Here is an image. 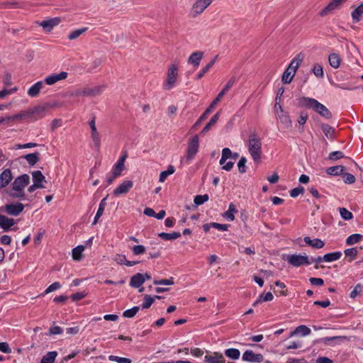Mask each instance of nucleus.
I'll return each instance as SVG.
<instances>
[{
    "mask_svg": "<svg viewBox=\"0 0 363 363\" xmlns=\"http://www.w3.org/2000/svg\"><path fill=\"white\" fill-rule=\"evenodd\" d=\"M108 359L111 362H116L117 363H131L132 361L129 358L121 357L115 355H110Z\"/></svg>",
    "mask_w": 363,
    "mask_h": 363,
    "instance_id": "obj_48",
    "label": "nucleus"
},
{
    "mask_svg": "<svg viewBox=\"0 0 363 363\" xmlns=\"http://www.w3.org/2000/svg\"><path fill=\"white\" fill-rule=\"evenodd\" d=\"M342 177H343L345 183H346V184H351L354 183V182H355V177L352 174L343 172Z\"/></svg>",
    "mask_w": 363,
    "mask_h": 363,
    "instance_id": "obj_58",
    "label": "nucleus"
},
{
    "mask_svg": "<svg viewBox=\"0 0 363 363\" xmlns=\"http://www.w3.org/2000/svg\"><path fill=\"white\" fill-rule=\"evenodd\" d=\"M238 211L233 203H230L228 207V210L225 213L224 216L228 220L233 221L235 220L234 213H237Z\"/></svg>",
    "mask_w": 363,
    "mask_h": 363,
    "instance_id": "obj_43",
    "label": "nucleus"
},
{
    "mask_svg": "<svg viewBox=\"0 0 363 363\" xmlns=\"http://www.w3.org/2000/svg\"><path fill=\"white\" fill-rule=\"evenodd\" d=\"M57 356V352H49L42 357L40 363H54Z\"/></svg>",
    "mask_w": 363,
    "mask_h": 363,
    "instance_id": "obj_36",
    "label": "nucleus"
},
{
    "mask_svg": "<svg viewBox=\"0 0 363 363\" xmlns=\"http://www.w3.org/2000/svg\"><path fill=\"white\" fill-rule=\"evenodd\" d=\"M24 158L30 165L33 166L39 161V152L26 155Z\"/></svg>",
    "mask_w": 363,
    "mask_h": 363,
    "instance_id": "obj_37",
    "label": "nucleus"
},
{
    "mask_svg": "<svg viewBox=\"0 0 363 363\" xmlns=\"http://www.w3.org/2000/svg\"><path fill=\"white\" fill-rule=\"evenodd\" d=\"M218 56H215L203 68H202L200 72H198L196 77L197 79H201L206 73L208 72V70L213 66V65L216 62Z\"/></svg>",
    "mask_w": 363,
    "mask_h": 363,
    "instance_id": "obj_25",
    "label": "nucleus"
},
{
    "mask_svg": "<svg viewBox=\"0 0 363 363\" xmlns=\"http://www.w3.org/2000/svg\"><path fill=\"white\" fill-rule=\"evenodd\" d=\"M12 179L13 177L11 169H4L0 174V188L6 186Z\"/></svg>",
    "mask_w": 363,
    "mask_h": 363,
    "instance_id": "obj_17",
    "label": "nucleus"
},
{
    "mask_svg": "<svg viewBox=\"0 0 363 363\" xmlns=\"http://www.w3.org/2000/svg\"><path fill=\"white\" fill-rule=\"evenodd\" d=\"M291 71L290 69H286L282 74L281 80L284 84H289L291 82L295 73Z\"/></svg>",
    "mask_w": 363,
    "mask_h": 363,
    "instance_id": "obj_41",
    "label": "nucleus"
},
{
    "mask_svg": "<svg viewBox=\"0 0 363 363\" xmlns=\"http://www.w3.org/2000/svg\"><path fill=\"white\" fill-rule=\"evenodd\" d=\"M322 130L328 138H332L335 133V129L327 124L322 125Z\"/></svg>",
    "mask_w": 363,
    "mask_h": 363,
    "instance_id": "obj_47",
    "label": "nucleus"
},
{
    "mask_svg": "<svg viewBox=\"0 0 363 363\" xmlns=\"http://www.w3.org/2000/svg\"><path fill=\"white\" fill-rule=\"evenodd\" d=\"M247 150L254 162L259 163L262 156V140L255 132L249 135Z\"/></svg>",
    "mask_w": 363,
    "mask_h": 363,
    "instance_id": "obj_2",
    "label": "nucleus"
},
{
    "mask_svg": "<svg viewBox=\"0 0 363 363\" xmlns=\"http://www.w3.org/2000/svg\"><path fill=\"white\" fill-rule=\"evenodd\" d=\"M242 359L245 362L259 363L264 360V357L260 353H255L252 350H247L243 353Z\"/></svg>",
    "mask_w": 363,
    "mask_h": 363,
    "instance_id": "obj_12",
    "label": "nucleus"
},
{
    "mask_svg": "<svg viewBox=\"0 0 363 363\" xmlns=\"http://www.w3.org/2000/svg\"><path fill=\"white\" fill-rule=\"evenodd\" d=\"M237 82L235 77H232L226 83L223 89L219 92L216 98L212 101L210 106L206 109L204 113L200 116L199 121H204L208 115L212 112L222 97L230 90V89Z\"/></svg>",
    "mask_w": 363,
    "mask_h": 363,
    "instance_id": "obj_4",
    "label": "nucleus"
},
{
    "mask_svg": "<svg viewBox=\"0 0 363 363\" xmlns=\"http://www.w3.org/2000/svg\"><path fill=\"white\" fill-rule=\"evenodd\" d=\"M47 111V106H36L32 108L28 109V117L33 121L41 119L46 116Z\"/></svg>",
    "mask_w": 363,
    "mask_h": 363,
    "instance_id": "obj_9",
    "label": "nucleus"
},
{
    "mask_svg": "<svg viewBox=\"0 0 363 363\" xmlns=\"http://www.w3.org/2000/svg\"><path fill=\"white\" fill-rule=\"evenodd\" d=\"M140 307L139 306H134L132 308L125 310L123 313V316L125 318H133L135 315V314L139 311Z\"/></svg>",
    "mask_w": 363,
    "mask_h": 363,
    "instance_id": "obj_46",
    "label": "nucleus"
},
{
    "mask_svg": "<svg viewBox=\"0 0 363 363\" xmlns=\"http://www.w3.org/2000/svg\"><path fill=\"white\" fill-rule=\"evenodd\" d=\"M311 330L308 327H307L304 325H301L298 326L295 329V330L291 332L289 337H292L297 333H301V335L303 336H306V335H308L309 334H311Z\"/></svg>",
    "mask_w": 363,
    "mask_h": 363,
    "instance_id": "obj_30",
    "label": "nucleus"
},
{
    "mask_svg": "<svg viewBox=\"0 0 363 363\" xmlns=\"http://www.w3.org/2000/svg\"><path fill=\"white\" fill-rule=\"evenodd\" d=\"M144 282L142 274L137 273L130 278V285L133 288H139Z\"/></svg>",
    "mask_w": 363,
    "mask_h": 363,
    "instance_id": "obj_26",
    "label": "nucleus"
},
{
    "mask_svg": "<svg viewBox=\"0 0 363 363\" xmlns=\"http://www.w3.org/2000/svg\"><path fill=\"white\" fill-rule=\"evenodd\" d=\"M358 295H362L361 284H357L351 291L350 297L351 298H355Z\"/></svg>",
    "mask_w": 363,
    "mask_h": 363,
    "instance_id": "obj_59",
    "label": "nucleus"
},
{
    "mask_svg": "<svg viewBox=\"0 0 363 363\" xmlns=\"http://www.w3.org/2000/svg\"><path fill=\"white\" fill-rule=\"evenodd\" d=\"M344 252L346 256L350 257L349 262H352L357 257L358 250L356 247H352L345 250Z\"/></svg>",
    "mask_w": 363,
    "mask_h": 363,
    "instance_id": "obj_50",
    "label": "nucleus"
},
{
    "mask_svg": "<svg viewBox=\"0 0 363 363\" xmlns=\"http://www.w3.org/2000/svg\"><path fill=\"white\" fill-rule=\"evenodd\" d=\"M303 240L307 245L315 249H321L325 245L324 242L318 238L312 240L310 237L306 236L303 238Z\"/></svg>",
    "mask_w": 363,
    "mask_h": 363,
    "instance_id": "obj_21",
    "label": "nucleus"
},
{
    "mask_svg": "<svg viewBox=\"0 0 363 363\" xmlns=\"http://www.w3.org/2000/svg\"><path fill=\"white\" fill-rule=\"evenodd\" d=\"M158 236L165 240H176L181 237V233L179 232H173L171 233H160L158 234Z\"/></svg>",
    "mask_w": 363,
    "mask_h": 363,
    "instance_id": "obj_35",
    "label": "nucleus"
},
{
    "mask_svg": "<svg viewBox=\"0 0 363 363\" xmlns=\"http://www.w3.org/2000/svg\"><path fill=\"white\" fill-rule=\"evenodd\" d=\"M132 252L135 255H139L145 253V247L143 245H134L132 247Z\"/></svg>",
    "mask_w": 363,
    "mask_h": 363,
    "instance_id": "obj_61",
    "label": "nucleus"
},
{
    "mask_svg": "<svg viewBox=\"0 0 363 363\" xmlns=\"http://www.w3.org/2000/svg\"><path fill=\"white\" fill-rule=\"evenodd\" d=\"M9 117L10 118V121H15V120H22V119L29 118L28 110L22 111V112L15 114L13 116H9Z\"/></svg>",
    "mask_w": 363,
    "mask_h": 363,
    "instance_id": "obj_51",
    "label": "nucleus"
},
{
    "mask_svg": "<svg viewBox=\"0 0 363 363\" xmlns=\"http://www.w3.org/2000/svg\"><path fill=\"white\" fill-rule=\"evenodd\" d=\"M199 150V138L197 135H194L188 143V147L186 150V159L191 160Z\"/></svg>",
    "mask_w": 363,
    "mask_h": 363,
    "instance_id": "obj_10",
    "label": "nucleus"
},
{
    "mask_svg": "<svg viewBox=\"0 0 363 363\" xmlns=\"http://www.w3.org/2000/svg\"><path fill=\"white\" fill-rule=\"evenodd\" d=\"M287 262L293 267H298L303 265H309L311 264L307 255H289L286 258Z\"/></svg>",
    "mask_w": 363,
    "mask_h": 363,
    "instance_id": "obj_8",
    "label": "nucleus"
},
{
    "mask_svg": "<svg viewBox=\"0 0 363 363\" xmlns=\"http://www.w3.org/2000/svg\"><path fill=\"white\" fill-rule=\"evenodd\" d=\"M302 61V59L300 58L299 56L296 57L294 58L291 62H290V65L287 67V69H290L291 71H294L293 72L296 74V72L299 67L301 62Z\"/></svg>",
    "mask_w": 363,
    "mask_h": 363,
    "instance_id": "obj_44",
    "label": "nucleus"
},
{
    "mask_svg": "<svg viewBox=\"0 0 363 363\" xmlns=\"http://www.w3.org/2000/svg\"><path fill=\"white\" fill-rule=\"evenodd\" d=\"M203 52L201 51H196L193 52L189 57L188 62L192 64L195 67H198L200 65V62L203 58Z\"/></svg>",
    "mask_w": 363,
    "mask_h": 363,
    "instance_id": "obj_22",
    "label": "nucleus"
},
{
    "mask_svg": "<svg viewBox=\"0 0 363 363\" xmlns=\"http://www.w3.org/2000/svg\"><path fill=\"white\" fill-rule=\"evenodd\" d=\"M342 256L341 252H334L330 253L325 254L323 259H324V262H330L333 261L338 260Z\"/></svg>",
    "mask_w": 363,
    "mask_h": 363,
    "instance_id": "obj_32",
    "label": "nucleus"
},
{
    "mask_svg": "<svg viewBox=\"0 0 363 363\" xmlns=\"http://www.w3.org/2000/svg\"><path fill=\"white\" fill-rule=\"evenodd\" d=\"M179 66L177 64H172L167 72V79L163 84V88L165 90H170L175 86L178 78Z\"/></svg>",
    "mask_w": 363,
    "mask_h": 363,
    "instance_id": "obj_6",
    "label": "nucleus"
},
{
    "mask_svg": "<svg viewBox=\"0 0 363 363\" xmlns=\"http://www.w3.org/2000/svg\"><path fill=\"white\" fill-rule=\"evenodd\" d=\"M298 105L301 107L311 108L327 119L332 117V114L328 108L315 99L301 97L298 99Z\"/></svg>",
    "mask_w": 363,
    "mask_h": 363,
    "instance_id": "obj_1",
    "label": "nucleus"
},
{
    "mask_svg": "<svg viewBox=\"0 0 363 363\" xmlns=\"http://www.w3.org/2000/svg\"><path fill=\"white\" fill-rule=\"evenodd\" d=\"M89 127L91 128V138H92V140L94 143V145L97 147H99L100 146V143H101V137H100V135H99V132L97 131V129H96V127L95 118L94 117L92 118V120H91L89 122Z\"/></svg>",
    "mask_w": 363,
    "mask_h": 363,
    "instance_id": "obj_16",
    "label": "nucleus"
},
{
    "mask_svg": "<svg viewBox=\"0 0 363 363\" xmlns=\"http://www.w3.org/2000/svg\"><path fill=\"white\" fill-rule=\"evenodd\" d=\"M84 250L83 245H78L72 249V257L74 260H80L82 258V252Z\"/></svg>",
    "mask_w": 363,
    "mask_h": 363,
    "instance_id": "obj_40",
    "label": "nucleus"
},
{
    "mask_svg": "<svg viewBox=\"0 0 363 363\" xmlns=\"http://www.w3.org/2000/svg\"><path fill=\"white\" fill-rule=\"evenodd\" d=\"M211 3L212 0H196L191 8L190 16L192 18L199 16Z\"/></svg>",
    "mask_w": 363,
    "mask_h": 363,
    "instance_id": "obj_7",
    "label": "nucleus"
},
{
    "mask_svg": "<svg viewBox=\"0 0 363 363\" xmlns=\"http://www.w3.org/2000/svg\"><path fill=\"white\" fill-rule=\"evenodd\" d=\"M345 157V155L341 151H334L330 153L328 156V159L333 161L339 160L340 158Z\"/></svg>",
    "mask_w": 363,
    "mask_h": 363,
    "instance_id": "obj_56",
    "label": "nucleus"
},
{
    "mask_svg": "<svg viewBox=\"0 0 363 363\" xmlns=\"http://www.w3.org/2000/svg\"><path fill=\"white\" fill-rule=\"evenodd\" d=\"M174 283L172 277L169 279L154 280L153 281L155 285H173Z\"/></svg>",
    "mask_w": 363,
    "mask_h": 363,
    "instance_id": "obj_60",
    "label": "nucleus"
},
{
    "mask_svg": "<svg viewBox=\"0 0 363 363\" xmlns=\"http://www.w3.org/2000/svg\"><path fill=\"white\" fill-rule=\"evenodd\" d=\"M246 162H247V159L245 157H242L240 158V160H239V162L238 163V167L239 172L240 173L246 172V167H245Z\"/></svg>",
    "mask_w": 363,
    "mask_h": 363,
    "instance_id": "obj_62",
    "label": "nucleus"
},
{
    "mask_svg": "<svg viewBox=\"0 0 363 363\" xmlns=\"http://www.w3.org/2000/svg\"><path fill=\"white\" fill-rule=\"evenodd\" d=\"M43 86V82L39 81L31 86L28 90V95L30 97H36Z\"/></svg>",
    "mask_w": 363,
    "mask_h": 363,
    "instance_id": "obj_23",
    "label": "nucleus"
},
{
    "mask_svg": "<svg viewBox=\"0 0 363 363\" xmlns=\"http://www.w3.org/2000/svg\"><path fill=\"white\" fill-rule=\"evenodd\" d=\"M304 188L303 186H298L290 191V196L293 198L297 197L299 194H303Z\"/></svg>",
    "mask_w": 363,
    "mask_h": 363,
    "instance_id": "obj_64",
    "label": "nucleus"
},
{
    "mask_svg": "<svg viewBox=\"0 0 363 363\" xmlns=\"http://www.w3.org/2000/svg\"><path fill=\"white\" fill-rule=\"evenodd\" d=\"M274 296L271 292H267L264 295H260L258 299L253 303V306H255L259 302L261 301H270L273 299Z\"/></svg>",
    "mask_w": 363,
    "mask_h": 363,
    "instance_id": "obj_54",
    "label": "nucleus"
},
{
    "mask_svg": "<svg viewBox=\"0 0 363 363\" xmlns=\"http://www.w3.org/2000/svg\"><path fill=\"white\" fill-rule=\"evenodd\" d=\"M29 183L30 177L26 174L16 177L12 183V189L10 192L11 197L24 200V189Z\"/></svg>",
    "mask_w": 363,
    "mask_h": 363,
    "instance_id": "obj_3",
    "label": "nucleus"
},
{
    "mask_svg": "<svg viewBox=\"0 0 363 363\" xmlns=\"http://www.w3.org/2000/svg\"><path fill=\"white\" fill-rule=\"evenodd\" d=\"M88 30L87 27H84L79 29L72 30L67 38L70 40H73L79 37L82 34L84 33Z\"/></svg>",
    "mask_w": 363,
    "mask_h": 363,
    "instance_id": "obj_38",
    "label": "nucleus"
},
{
    "mask_svg": "<svg viewBox=\"0 0 363 363\" xmlns=\"http://www.w3.org/2000/svg\"><path fill=\"white\" fill-rule=\"evenodd\" d=\"M14 224L15 222L13 218L0 214V227L4 230H8Z\"/></svg>",
    "mask_w": 363,
    "mask_h": 363,
    "instance_id": "obj_24",
    "label": "nucleus"
},
{
    "mask_svg": "<svg viewBox=\"0 0 363 363\" xmlns=\"http://www.w3.org/2000/svg\"><path fill=\"white\" fill-rule=\"evenodd\" d=\"M155 301V298H152L150 295H145L143 298L142 303V308L143 309L149 308Z\"/></svg>",
    "mask_w": 363,
    "mask_h": 363,
    "instance_id": "obj_49",
    "label": "nucleus"
},
{
    "mask_svg": "<svg viewBox=\"0 0 363 363\" xmlns=\"http://www.w3.org/2000/svg\"><path fill=\"white\" fill-rule=\"evenodd\" d=\"M219 118V112L216 113L210 120V121L205 125L203 130L201 132V134H205L207 133L210 128L214 125Z\"/></svg>",
    "mask_w": 363,
    "mask_h": 363,
    "instance_id": "obj_39",
    "label": "nucleus"
},
{
    "mask_svg": "<svg viewBox=\"0 0 363 363\" xmlns=\"http://www.w3.org/2000/svg\"><path fill=\"white\" fill-rule=\"evenodd\" d=\"M175 172L174 166L169 165L167 170L163 171L160 174L159 181L164 182L168 176L172 174Z\"/></svg>",
    "mask_w": 363,
    "mask_h": 363,
    "instance_id": "obj_42",
    "label": "nucleus"
},
{
    "mask_svg": "<svg viewBox=\"0 0 363 363\" xmlns=\"http://www.w3.org/2000/svg\"><path fill=\"white\" fill-rule=\"evenodd\" d=\"M224 354L226 357L233 360L238 359L240 357V350L235 348H228L225 350Z\"/></svg>",
    "mask_w": 363,
    "mask_h": 363,
    "instance_id": "obj_31",
    "label": "nucleus"
},
{
    "mask_svg": "<svg viewBox=\"0 0 363 363\" xmlns=\"http://www.w3.org/2000/svg\"><path fill=\"white\" fill-rule=\"evenodd\" d=\"M204 361L206 363H225V359L221 353L214 352L213 355H206Z\"/></svg>",
    "mask_w": 363,
    "mask_h": 363,
    "instance_id": "obj_19",
    "label": "nucleus"
},
{
    "mask_svg": "<svg viewBox=\"0 0 363 363\" xmlns=\"http://www.w3.org/2000/svg\"><path fill=\"white\" fill-rule=\"evenodd\" d=\"M312 71L314 75L318 78H323L324 76L323 67L320 64H315Z\"/></svg>",
    "mask_w": 363,
    "mask_h": 363,
    "instance_id": "obj_53",
    "label": "nucleus"
},
{
    "mask_svg": "<svg viewBox=\"0 0 363 363\" xmlns=\"http://www.w3.org/2000/svg\"><path fill=\"white\" fill-rule=\"evenodd\" d=\"M67 72H61L59 74H52L45 78V82L48 85H53L59 81L65 79L67 77Z\"/></svg>",
    "mask_w": 363,
    "mask_h": 363,
    "instance_id": "obj_14",
    "label": "nucleus"
},
{
    "mask_svg": "<svg viewBox=\"0 0 363 363\" xmlns=\"http://www.w3.org/2000/svg\"><path fill=\"white\" fill-rule=\"evenodd\" d=\"M113 260L117 262L119 264H125L126 265V263L128 260L126 259V257L124 255H120L117 254L113 257Z\"/></svg>",
    "mask_w": 363,
    "mask_h": 363,
    "instance_id": "obj_63",
    "label": "nucleus"
},
{
    "mask_svg": "<svg viewBox=\"0 0 363 363\" xmlns=\"http://www.w3.org/2000/svg\"><path fill=\"white\" fill-rule=\"evenodd\" d=\"M345 168L342 165L333 166L328 167L326 169V173L328 175L339 176L342 175L343 172H345Z\"/></svg>",
    "mask_w": 363,
    "mask_h": 363,
    "instance_id": "obj_28",
    "label": "nucleus"
},
{
    "mask_svg": "<svg viewBox=\"0 0 363 363\" xmlns=\"http://www.w3.org/2000/svg\"><path fill=\"white\" fill-rule=\"evenodd\" d=\"M104 85H98L93 87H84L72 91L71 96H90L94 97L101 95L105 90Z\"/></svg>",
    "mask_w": 363,
    "mask_h": 363,
    "instance_id": "obj_5",
    "label": "nucleus"
},
{
    "mask_svg": "<svg viewBox=\"0 0 363 363\" xmlns=\"http://www.w3.org/2000/svg\"><path fill=\"white\" fill-rule=\"evenodd\" d=\"M61 284L60 282L55 281L52 283L51 285H50L45 291L44 294H48L49 293H51L52 291H55L59 289H60Z\"/></svg>",
    "mask_w": 363,
    "mask_h": 363,
    "instance_id": "obj_57",
    "label": "nucleus"
},
{
    "mask_svg": "<svg viewBox=\"0 0 363 363\" xmlns=\"http://www.w3.org/2000/svg\"><path fill=\"white\" fill-rule=\"evenodd\" d=\"M363 14V3H361L352 12V18L354 22H359L361 20V16Z\"/></svg>",
    "mask_w": 363,
    "mask_h": 363,
    "instance_id": "obj_33",
    "label": "nucleus"
},
{
    "mask_svg": "<svg viewBox=\"0 0 363 363\" xmlns=\"http://www.w3.org/2000/svg\"><path fill=\"white\" fill-rule=\"evenodd\" d=\"M362 238V235L360 234H352L350 235L346 240V244L348 245H352L359 242Z\"/></svg>",
    "mask_w": 363,
    "mask_h": 363,
    "instance_id": "obj_45",
    "label": "nucleus"
},
{
    "mask_svg": "<svg viewBox=\"0 0 363 363\" xmlns=\"http://www.w3.org/2000/svg\"><path fill=\"white\" fill-rule=\"evenodd\" d=\"M127 158V154L125 153L123 155L121 156L117 162L114 164L112 172H115L116 175H121V172L124 168V162L125 159Z\"/></svg>",
    "mask_w": 363,
    "mask_h": 363,
    "instance_id": "obj_20",
    "label": "nucleus"
},
{
    "mask_svg": "<svg viewBox=\"0 0 363 363\" xmlns=\"http://www.w3.org/2000/svg\"><path fill=\"white\" fill-rule=\"evenodd\" d=\"M347 0H333L323 9L320 11V16H325L333 11L338 9Z\"/></svg>",
    "mask_w": 363,
    "mask_h": 363,
    "instance_id": "obj_11",
    "label": "nucleus"
},
{
    "mask_svg": "<svg viewBox=\"0 0 363 363\" xmlns=\"http://www.w3.org/2000/svg\"><path fill=\"white\" fill-rule=\"evenodd\" d=\"M107 197L108 196H106L105 198H104L100 203H99V208L97 210V212L96 213V216L94 217V221L92 223V225H96L99 218L102 216L103 213H104V209H105V207L106 206V199H107Z\"/></svg>",
    "mask_w": 363,
    "mask_h": 363,
    "instance_id": "obj_27",
    "label": "nucleus"
},
{
    "mask_svg": "<svg viewBox=\"0 0 363 363\" xmlns=\"http://www.w3.org/2000/svg\"><path fill=\"white\" fill-rule=\"evenodd\" d=\"M33 184L38 185H43V182H45V177L42 172L39 170H36L32 172Z\"/></svg>",
    "mask_w": 363,
    "mask_h": 363,
    "instance_id": "obj_34",
    "label": "nucleus"
},
{
    "mask_svg": "<svg viewBox=\"0 0 363 363\" xmlns=\"http://www.w3.org/2000/svg\"><path fill=\"white\" fill-rule=\"evenodd\" d=\"M133 183L132 181L125 180L121 183L113 192L115 196H119L128 193L133 187Z\"/></svg>",
    "mask_w": 363,
    "mask_h": 363,
    "instance_id": "obj_15",
    "label": "nucleus"
},
{
    "mask_svg": "<svg viewBox=\"0 0 363 363\" xmlns=\"http://www.w3.org/2000/svg\"><path fill=\"white\" fill-rule=\"evenodd\" d=\"M328 62L330 65L334 69H337L341 62V58L337 53H331L328 56Z\"/></svg>",
    "mask_w": 363,
    "mask_h": 363,
    "instance_id": "obj_29",
    "label": "nucleus"
},
{
    "mask_svg": "<svg viewBox=\"0 0 363 363\" xmlns=\"http://www.w3.org/2000/svg\"><path fill=\"white\" fill-rule=\"evenodd\" d=\"M60 23V19L59 18H53L49 20L43 21L39 23V25L43 27V28L50 32L55 26H57Z\"/></svg>",
    "mask_w": 363,
    "mask_h": 363,
    "instance_id": "obj_18",
    "label": "nucleus"
},
{
    "mask_svg": "<svg viewBox=\"0 0 363 363\" xmlns=\"http://www.w3.org/2000/svg\"><path fill=\"white\" fill-rule=\"evenodd\" d=\"M208 194L197 195L194 197V202L196 206H200L208 200Z\"/></svg>",
    "mask_w": 363,
    "mask_h": 363,
    "instance_id": "obj_55",
    "label": "nucleus"
},
{
    "mask_svg": "<svg viewBox=\"0 0 363 363\" xmlns=\"http://www.w3.org/2000/svg\"><path fill=\"white\" fill-rule=\"evenodd\" d=\"M339 212L342 218L345 220H350L353 218L352 213L345 208H340Z\"/></svg>",
    "mask_w": 363,
    "mask_h": 363,
    "instance_id": "obj_52",
    "label": "nucleus"
},
{
    "mask_svg": "<svg viewBox=\"0 0 363 363\" xmlns=\"http://www.w3.org/2000/svg\"><path fill=\"white\" fill-rule=\"evenodd\" d=\"M24 209V206L21 203H15L6 204L5 206L6 212L13 216L19 215Z\"/></svg>",
    "mask_w": 363,
    "mask_h": 363,
    "instance_id": "obj_13",
    "label": "nucleus"
}]
</instances>
